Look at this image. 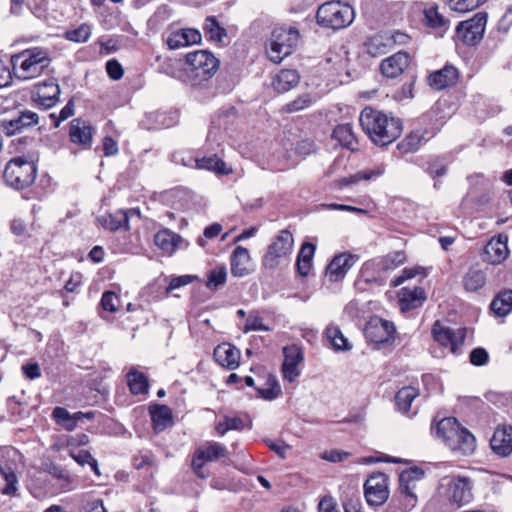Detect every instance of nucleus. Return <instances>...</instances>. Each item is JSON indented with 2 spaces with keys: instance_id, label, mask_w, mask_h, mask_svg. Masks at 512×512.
Returning a JSON list of instances; mask_svg holds the SVG:
<instances>
[{
  "instance_id": "obj_1",
  "label": "nucleus",
  "mask_w": 512,
  "mask_h": 512,
  "mask_svg": "<svg viewBox=\"0 0 512 512\" xmlns=\"http://www.w3.org/2000/svg\"><path fill=\"white\" fill-rule=\"evenodd\" d=\"M182 81L193 90L210 87V81L220 67V60L210 50H195L185 54Z\"/></svg>"
},
{
  "instance_id": "obj_2",
  "label": "nucleus",
  "mask_w": 512,
  "mask_h": 512,
  "mask_svg": "<svg viewBox=\"0 0 512 512\" xmlns=\"http://www.w3.org/2000/svg\"><path fill=\"white\" fill-rule=\"evenodd\" d=\"M360 126L371 141L378 146H387L402 133L403 123L400 118L388 117L372 107H365L359 117Z\"/></svg>"
},
{
  "instance_id": "obj_3",
  "label": "nucleus",
  "mask_w": 512,
  "mask_h": 512,
  "mask_svg": "<svg viewBox=\"0 0 512 512\" xmlns=\"http://www.w3.org/2000/svg\"><path fill=\"white\" fill-rule=\"evenodd\" d=\"M431 424V432L441 439L444 444L454 452L462 455L472 454L476 448L474 435L463 427L457 418L445 417L434 425Z\"/></svg>"
},
{
  "instance_id": "obj_4",
  "label": "nucleus",
  "mask_w": 512,
  "mask_h": 512,
  "mask_svg": "<svg viewBox=\"0 0 512 512\" xmlns=\"http://www.w3.org/2000/svg\"><path fill=\"white\" fill-rule=\"evenodd\" d=\"M50 63L48 51L38 47L24 50L11 58L13 72L21 80L40 76Z\"/></svg>"
},
{
  "instance_id": "obj_5",
  "label": "nucleus",
  "mask_w": 512,
  "mask_h": 512,
  "mask_svg": "<svg viewBox=\"0 0 512 512\" xmlns=\"http://www.w3.org/2000/svg\"><path fill=\"white\" fill-rule=\"evenodd\" d=\"M355 18L351 5L339 0L321 4L316 13L317 24L323 28L339 30L348 27Z\"/></svg>"
},
{
  "instance_id": "obj_6",
  "label": "nucleus",
  "mask_w": 512,
  "mask_h": 512,
  "mask_svg": "<svg viewBox=\"0 0 512 512\" xmlns=\"http://www.w3.org/2000/svg\"><path fill=\"white\" fill-rule=\"evenodd\" d=\"M299 38L300 33L296 27H275L266 47L269 59L276 64L280 63L294 52Z\"/></svg>"
},
{
  "instance_id": "obj_7",
  "label": "nucleus",
  "mask_w": 512,
  "mask_h": 512,
  "mask_svg": "<svg viewBox=\"0 0 512 512\" xmlns=\"http://www.w3.org/2000/svg\"><path fill=\"white\" fill-rule=\"evenodd\" d=\"M36 174L37 167L32 160L16 157L6 164L3 177L9 186L24 189L34 182Z\"/></svg>"
},
{
  "instance_id": "obj_8",
  "label": "nucleus",
  "mask_w": 512,
  "mask_h": 512,
  "mask_svg": "<svg viewBox=\"0 0 512 512\" xmlns=\"http://www.w3.org/2000/svg\"><path fill=\"white\" fill-rule=\"evenodd\" d=\"M294 237L290 230H280L268 245L262 257V266L268 270L276 269L283 259L288 258L293 250Z\"/></svg>"
},
{
  "instance_id": "obj_9",
  "label": "nucleus",
  "mask_w": 512,
  "mask_h": 512,
  "mask_svg": "<svg viewBox=\"0 0 512 512\" xmlns=\"http://www.w3.org/2000/svg\"><path fill=\"white\" fill-rule=\"evenodd\" d=\"M488 14L484 11L476 13L471 19L461 21L456 26V35L468 46H476L483 38Z\"/></svg>"
},
{
  "instance_id": "obj_10",
  "label": "nucleus",
  "mask_w": 512,
  "mask_h": 512,
  "mask_svg": "<svg viewBox=\"0 0 512 512\" xmlns=\"http://www.w3.org/2000/svg\"><path fill=\"white\" fill-rule=\"evenodd\" d=\"M395 332L394 323L379 316L371 317L364 327L365 338L377 345L391 343Z\"/></svg>"
},
{
  "instance_id": "obj_11",
  "label": "nucleus",
  "mask_w": 512,
  "mask_h": 512,
  "mask_svg": "<svg viewBox=\"0 0 512 512\" xmlns=\"http://www.w3.org/2000/svg\"><path fill=\"white\" fill-rule=\"evenodd\" d=\"M364 496L370 506H381L389 498L388 477L382 472L372 474L364 484Z\"/></svg>"
},
{
  "instance_id": "obj_12",
  "label": "nucleus",
  "mask_w": 512,
  "mask_h": 512,
  "mask_svg": "<svg viewBox=\"0 0 512 512\" xmlns=\"http://www.w3.org/2000/svg\"><path fill=\"white\" fill-rule=\"evenodd\" d=\"M431 333L434 341L443 347H450L453 354H457L459 348L463 345L466 337V328L458 329L457 332L442 325L440 321H435L432 325Z\"/></svg>"
},
{
  "instance_id": "obj_13",
  "label": "nucleus",
  "mask_w": 512,
  "mask_h": 512,
  "mask_svg": "<svg viewBox=\"0 0 512 512\" xmlns=\"http://www.w3.org/2000/svg\"><path fill=\"white\" fill-rule=\"evenodd\" d=\"M473 483L469 477H453L448 484V499L451 505L460 508L473 500Z\"/></svg>"
},
{
  "instance_id": "obj_14",
  "label": "nucleus",
  "mask_w": 512,
  "mask_h": 512,
  "mask_svg": "<svg viewBox=\"0 0 512 512\" xmlns=\"http://www.w3.org/2000/svg\"><path fill=\"white\" fill-rule=\"evenodd\" d=\"M358 259L357 255L348 252L335 255L325 268V276L329 278L330 282L343 280Z\"/></svg>"
},
{
  "instance_id": "obj_15",
  "label": "nucleus",
  "mask_w": 512,
  "mask_h": 512,
  "mask_svg": "<svg viewBox=\"0 0 512 512\" xmlns=\"http://www.w3.org/2000/svg\"><path fill=\"white\" fill-rule=\"evenodd\" d=\"M410 62L411 56L408 52L398 51L381 61L380 72L385 78L394 79L405 72Z\"/></svg>"
},
{
  "instance_id": "obj_16",
  "label": "nucleus",
  "mask_w": 512,
  "mask_h": 512,
  "mask_svg": "<svg viewBox=\"0 0 512 512\" xmlns=\"http://www.w3.org/2000/svg\"><path fill=\"white\" fill-rule=\"evenodd\" d=\"M284 361L281 367L282 376L288 382H294L300 375L298 365L303 361L304 356L300 347L291 345L283 349Z\"/></svg>"
},
{
  "instance_id": "obj_17",
  "label": "nucleus",
  "mask_w": 512,
  "mask_h": 512,
  "mask_svg": "<svg viewBox=\"0 0 512 512\" xmlns=\"http://www.w3.org/2000/svg\"><path fill=\"white\" fill-rule=\"evenodd\" d=\"M507 240L508 237L503 234L491 238L484 247L482 260L492 265L504 262L509 255Z\"/></svg>"
},
{
  "instance_id": "obj_18",
  "label": "nucleus",
  "mask_w": 512,
  "mask_h": 512,
  "mask_svg": "<svg viewBox=\"0 0 512 512\" xmlns=\"http://www.w3.org/2000/svg\"><path fill=\"white\" fill-rule=\"evenodd\" d=\"M178 121L176 112L171 111H154L145 113L143 118L139 120V127L145 130H160L174 126Z\"/></svg>"
},
{
  "instance_id": "obj_19",
  "label": "nucleus",
  "mask_w": 512,
  "mask_h": 512,
  "mask_svg": "<svg viewBox=\"0 0 512 512\" xmlns=\"http://www.w3.org/2000/svg\"><path fill=\"white\" fill-rule=\"evenodd\" d=\"M60 87L51 79L37 84V91L33 95V100L44 109H50L56 105L59 100Z\"/></svg>"
},
{
  "instance_id": "obj_20",
  "label": "nucleus",
  "mask_w": 512,
  "mask_h": 512,
  "mask_svg": "<svg viewBox=\"0 0 512 512\" xmlns=\"http://www.w3.org/2000/svg\"><path fill=\"white\" fill-rule=\"evenodd\" d=\"M240 350L231 343H221L214 348L213 358L220 366L235 370L240 365Z\"/></svg>"
},
{
  "instance_id": "obj_21",
  "label": "nucleus",
  "mask_w": 512,
  "mask_h": 512,
  "mask_svg": "<svg viewBox=\"0 0 512 512\" xmlns=\"http://www.w3.org/2000/svg\"><path fill=\"white\" fill-rule=\"evenodd\" d=\"M202 35L199 30L194 28H182L170 32L166 37V44L169 49L176 50L193 44H199Z\"/></svg>"
},
{
  "instance_id": "obj_22",
  "label": "nucleus",
  "mask_w": 512,
  "mask_h": 512,
  "mask_svg": "<svg viewBox=\"0 0 512 512\" xmlns=\"http://www.w3.org/2000/svg\"><path fill=\"white\" fill-rule=\"evenodd\" d=\"M490 447L496 455L508 457L512 453V426L497 427L490 439Z\"/></svg>"
},
{
  "instance_id": "obj_23",
  "label": "nucleus",
  "mask_w": 512,
  "mask_h": 512,
  "mask_svg": "<svg viewBox=\"0 0 512 512\" xmlns=\"http://www.w3.org/2000/svg\"><path fill=\"white\" fill-rule=\"evenodd\" d=\"M458 79V69L451 64H446L443 68L429 74L428 84L435 90H442L454 86Z\"/></svg>"
},
{
  "instance_id": "obj_24",
  "label": "nucleus",
  "mask_w": 512,
  "mask_h": 512,
  "mask_svg": "<svg viewBox=\"0 0 512 512\" xmlns=\"http://www.w3.org/2000/svg\"><path fill=\"white\" fill-rule=\"evenodd\" d=\"M399 305L403 312L417 309L423 305L427 299L426 292L421 286H408L400 289L398 293Z\"/></svg>"
},
{
  "instance_id": "obj_25",
  "label": "nucleus",
  "mask_w": 512,
  "mask_h": 512,
  "mask_svg": "<svg viewBox=\"0 0 512 512\" xmlns=\"http://www.w3.org/2000/svg\"><path fill=\"white\" fill-rule=\"evenodd\" d=\"M52 416L56 423L61 425L65 430L73 431L77 427L79 421L84 418L91 420L94 418L95 413L93 411H79L71 414L66 408L58 406L53 409Z\"/></svg>"
},
{
  "instance_id": "obj_26",
  "label": "nucleus",
  "mask_w": 512,
  "mask_h": 512,
  "mask_svg": "<svg viewBox=\"0 0 512 512\" xmlns=\"http://www.w3.org/2000/svg\"><path fill=\"white\" fill-rule=\"evenodd\" d=\"M450 164V157L446 154H441L427 157L420 167L433 180H436L448 174Z\"/></svg>"
},
{
  "instance_id": "obj_27",
  "label": "nucleus",
  "mask_w": 512,
  "mask_h": 512,
  "mask_svg": "<svg viewBox=\"0 0 512 512\" xmlns=\"http://www.w3.org/2000/svg\"><path fill=\"white\" fill-rule=\"evenodd\" d=\"M149 414L153 430L157 434L163 432L174 423L172 410L167 405L152 403L149 405Z\"/></svg>"
},
{
  "instance_id": "obj_28",
  "label": "nucleus",
  "mask_w": 512,
  "mask_h": 512,
  "mask_svg": "<svg viewBox=\"0 0 512 512\" xmlns=\"http://www.w3.org/2000/svg\"><path fill=\"white\" fill-rule=\"evenodd\" d=\"M39 123L37 113L30 110L21 111L17 118L2 121L1 125L7 135L21 133L23 129L35 126Z\"/></svg>"
},
{
  "instance_id": "obj_29",
  "label": "nucleus",
  "mask_w": 512,
  "mask_h": 512,
  "mask_svg": "<svg viewBox=\"0 0 512 512\" xmlns=\"http://www.w3.org/2000/svg\"><path fill=\"white\" fill-rule=\"evenodd\" d=\"M251 260L249 250L237 246L230 255V272L232 276L242 278L250 274L248 264Z\"/></svg>"
},
{
  "instance_id": "obj_30",
  "label": "nucleus",
  "mask_w": 512,
  "mask_h": 512,
  "mask_svg": "<svg viewBox=\"0 0 512 512\" xmlns=\"http://www.w3.org/2000/svg\"><path fill=\"white\" fill-rule=\"evenodd\" d=\"M69 138L73 144L90 146L92 142V128L85 121L76 118L70 122Z\"/></svg>"
},
{
  "instance_id": "obj_31",
  "label": "nucleus",
  "mask_w": 512,
  "mask_h": 512,
  "mask_svg": "<svg viewBox=\"0 0 512 512\" xmlns=\"http://www.w3.org/2000/svg\"><path fill=\"white\" fill-rule=\"evenodd\" d=\"M361 279L367 284L384 285L387 274L382 270L377 258L366 261L360 270Z\"/></svg>"
},
{
  "instance_id": "obj_32",
  "label": "nucleus",
  "mask_w": 512,
  "mask_h": 512,
  "mask_svg": "<svg viewBox=\"0 0 512 512\" xmlns=\"http://www.w3.org/2000/svg\"><path fill=\"white\" fill-rule=\"evenodd\" d=\"M427 130L416 129L408 133L405 138L397 144V150L401 154L415 153L423 143L428 141L426 138Z\"/></svg>"
},
{
  "instance_id": "obj_33",
  "label": "nucleus",
  "mask_w": 512,
  "mask_h": 512,
  "mask_svg": "<svg viewBox=\"0 0 512 512\" xmlns=\"http://www.w3.org/2000/svg\"><path fill=\"white\" fill-rule=\"evenodd\" d=\"M300 75L294 69H282L272 81L273 89L278 93H285L299 84Z\"/></svg>"
},
{
  "instance_id": "obj_34",
  "label": "nucleus",
  "mask_w": 512,
  "mask_h": 512,
  "mask_svg": "<svg viewBox=\"0 0 512 512\" xmlns=\"http://www.w3.org/2000/svg\"><path fill=\"white\" fill-rule=\"evenodd\" d=\"M202 29L208 41L225 45L224 41L228 38L227 30L220 24L216 16L206 17Z\"/></svg>"
},
{
  "instance_id": "obj_35",
  "label": "nucleus",
  "mask_w": 512,
  "mask_h": 512,
  "mask_svg": "<svg viewBox=\"0 0 512 512\" xmlns=\"http://www.w3.org/2000/svg\"><path fill=\"white\" fill-rule=\"evenodd\" d=\"M195 165L198 169L208 170L217 175H229L233 172L232 168L216 154L195 159Z\"/></svg>"
},
{
  "instance_id": "obj_36",
  "label": "nucleus",
  "mask_w": 512,
  "mask_h": 512,
  "mask_svg": "<svg viewBox=\"0 0 512 512\" xmlns=\"http://www.w3.org/2000/svg\"><path fill=\"white\" fill-rule=\"evenodd\" d=\"M315 250L316 246L311 242H304L302 244L296 260V271L300 276H308L312 267Z\"/></svg>"
},
{
  "instance_id": "obj_37",
  "label": "nucleus",
  "mask_w": 512,
  "mask_h": 512,
  "mask_svg": "<svg viewBox=\"0 0 512 512\" xmlns=\"http://www.w3.org/2000/svg\"><path fill=\"white\" fill-rule=\"evenodd\" d=\"M490 310L498 317H505L512 311V289L499 291L490 303Z\"/></svg>"
},
{
  "instance_id": "obj_38",
  "label": "nucleus",
  "mask_w": 512,
  "mask_h": 512,
  "mask_svg": "<svg viewBox=\"0 0 512 512\" xmlns=\"http://www.w3.org/2000/svg\"><path fill=\"white\" fill-rule=\"evenodd\" d=\"M463 287L468 292H476L486 283V273L479 265H472L463 276Z\"/></svg>"
},
{
  "instance_id": "obj_39",
  "label": "nucleus",
  "mask_w": 512,
  "mask_h": 512,
  "mask_svg": "<svg viewBox=\"0 0 512 512\" xmlns=\"http://www.w3.org/2000/svg\"><path fill=\"white\" fill-rule=\"evenodd\" d=\"M332 139L336 140L342 147L352 151L357 150V140L353 132L352 125L349 123L337 125L332 132Z\"/></svg>"
},
{
  "instance_id": "obj_40",
  "label": "nucleus",
  "mask_w": 512,
  "mask_h": 512,
  "mask_svg": "<svg viewBox=\"0 0 512 512\" xmlns=\"http://www.w3.org/2000/svg\"><path fill=\"white\" fill-rule=\"evenodd\" d=\"M181 241L182 238L180 235L173 233L168 229L161 230L154 236L155 245L169 254L176 251Z\"/></svg>"
},
{
  "instance_id": "obj_41",
  "label": "nucleus",
  "mask_w": 512,
  "mask_h": 512,
  "mask_svg": "<svg viewBox=\"0 0 512 512\" xmlns=\"http://www.w3.org/2000/svg\"><path fill=\"white\" fill-rule=\"evenodd\" d=\"M419 396V389L413 386H404L399 389L395 395V405L399 412L407 414L412 402Z\"/></svg>"
},
{
  "instance_id": "obj_42",
  "label": "nucleus",
  "mask_w": 512,
  "mask_h": 512,
  "mask_svg": "<svg viewBox=\"0 0 512 512\" xmlns=\"http://www.w3.org/2000/svg\"><path fill=\"white\" fill-rule=\"evenodd\" d=\"M194 453L206 463L228 456L226 446L218 442H210L207 446L198 448Z\"/></svg>"
},
{
  "instance_id": "obj_43",
  "label": "nucleus",
  "mask_w": 512,
  "mask_h": 512,
  "mask_svg": "<svg viewBox=\"0 0 512 512\" xmlns=\"http://www.w3.org/2000/svg\"><path fill=\"white\" fill-rule=\"evenodd\" d=\"M324 335L334 351H349L352 349V344L338 326H328Z\"/></svg>"
},
{
  "instance_id": "obj_44",
  "label": "nucleus",
  "mask_w": 512,
  "mask_h": 512,
  "mask_svg": "<svg viewBox=\"0 0 512 512\" xmlns=\"http://www.w3.org/2000/svg\"><path fill=\"white\" fill-rule=\"evenodd\" d=\"M150 390L149 378L135 367H130V394L147 396Z\"/></svg>"
},
{
  "instance_id": "obj_45",
  "label": "nucleus",
  "mask_w": 512,
  "mask_h": 512,
  "mask_svg": "<svg viewBox=\"0 0 512 512\" xmlns=\"http://www.w3.org/2000/svg\"><path fill=\"white\" fill-rule=\"evenodd\" d=\"M100 224L108 230L115 231L128 225V212L125 210L116 211L114 214L102 215L98 218Z\"/></svg>"
},
{
  "instance_id": "obj_46",
  "label": "nucleus",
  "mask_w": 512,
  "mask_h": 512,
  "mask_svg": "<svg viewBox=\"0 0 512 512\" xmlns=\"http://www.w3.org/2000/svg\"><path fill=\"white\" fill-rule=\"evenodd\" d=\"M417 501L416 495H408L407 497L394 494L386 508V512H409L416 506Z\"/></svg>"
},
{
  "instance_id": "obj_47",
  "label": "nucleus",
  "mask_w": 512,
  "mask_h": 512,
  "mask_svg": "<svg viewBox=\"0 0 512 512\" xmlns=\"http://www.w3.org/2000/svg\"><path fill=\"white\" fill-rule=\"evenodd\" d=\"M0 476L6 482L5 486L1 489V493L6 496L14 497L18 491V477L8 465H0Z\"/></svg>"
},
{
  "instance_id": "obj_48",
  "label": "nucleus",
  "mask_w": 512,
  "mask_h": 512,
  "mask_svg": "<svg viewBox=\"0 0 512 512\" xmlns=\"http://www.w3.org/2000/svg\"><path fill=\"white\" fill-rule=\"evenodd\" d=\"M227 281V269L225 265H219L207 272L205 286L210 291H216L225 285Z\"/></svg>"
},
{
  "instance_id": "obj_49",
  "label": "nucleus",
  "mask_w": 512,
  "mask_h": 512,
  "mask_svg": "<svg viewBox=\"0 0 512 512\" xmlns=\"http://www.w3.org/2000/svg\"><path fill=\"white\" fill-rule=\"evenodd\" d=\"M266 385L267 388H256L257 397L267 401H272L282 394L281 386L275 375H268Z\"/></svg>"
},
{
  "instance_id": "obj_50",
  "label": "nucleus",
  "mask_w": 512,
  "mask_h": 512,
  "mask_svg": "<svg viewBox=\"0 0 512 512\" xmlns=\"http://www.w3.org/2000/svg\"><path fill=\"white\" fill-rule=\"evenodd\" d=\"M424 22L431 29H443L444 32L448 28V21L438 12L437 6L424 10Z\"/></svg>"
},
{
  "instance_id": "obj_51",
  "label": "nucleus",
  "mask_w": 512,
  "mask_h": 512,
  "mask_svg": "<svg viewBox=\"0 0 512 512\" xmlns=\"http://www.w3.org/2000/svg\"><path fill=\"white\" fill-rule=\"evenodd\" d=\"M377 259L380 262L382 270L387 274L406 261V254L404 251H393L388 253L386 256L377 257Z\"/></svg>"
},
{
  "instance_id": "obj_52",
  "label": "nucleus",
  "mask_w": 512,
  "mask_h": 512,
  "mask_svg": "<svg viewBox=\"0 0 512 512\" xmlns=\"http://www.w3.org/2000/svg\"><path fill=\"white\" fill-rule=\"evenodd\" d=\"M313 99L309 93L299 95L293 101L288 102L282 107L285 113H295L304 110L312 105Z\"/></svg>"
},
{
  "instance_id": "obj_53",
  "label": "nucleus",
  "mask_w": 512,
  "mask_h": 512,
  "mask_svg": "<svg viewBox=\"0 0 512 512\" xmlns=\"http://www.w3.org/2000/svg\"><path fill=\"white\" fill-rule=\"evenodd\" d=\"M417 275L426 277L427 274L425 272V268L421 266L404 268L399 276H396L391 280L390 286L393 288L398 287L402 285L405 281L412 279Z\"/></svg>"
},
{
  "instance_id": "obj_54",
  "label": "nucleus",
  "mask_w": 512,
  "mask_h": 512,
  "mask_svg": "<svg viewBox=\"0 0 512 512\" xmlns=\"http://www.w3.org/2000/svg\"><path fill=\"white\" fill-rule=\"evenodd\" d=\"M367 53L373 57L385 54L387 52V48L389 44L385 42V39L383 36H374L371 37L366 43H365Z\"/></svg>"
},
{
  "instance_id": "obj_55",
  "label": "nucleus",
  "mask_w": 512,
  "mask_h": 512,
  "mask_svg": "<svg viewBox=\"0 0 512 512\" xmlns=\"http://www.w3.org/2000/svg\"><path fill=\"white\" fill-rule=\"evenodd\" d=\"M91 36V27L87 24H81L73 30L66 31L65 38L75 43H84Z\"/></svg>"
},
{
  "instance_id": "obj_56",
  "label": "nucleus",
  "mask_w": 512,
  "mask_h": 512,
  "mask_svg": "<svg viewBox=\"0 0 512 512\" xmlns=\"http://www.w3.org/2000/svg\"><path fill=\"white\" fill-rule=\"evenodd\" d=\"M381 174H382L381 171H375V170L360 171V172L356 173L355 175H352L349 177H344V178L338 180V183H339L340 187H346V186H350L352 184H356L360 180H370V179L377 177Z\"/></svg>"
},
{
  "instance_id": "obj_57",
  "label": "nucleus",
  "mask_w": 512,
  "mask_h": 512,
  "mask_svg": "<svg viewBox=\"0 0 512 512\" xmlns=\"http://www.w3.org/2000/svg\"><path fill=\"white\" fill-rule=\"evenodd\" d=\"M487 1L488 0H450L449 5L451 9L464 13L480 7Z\"/></svg>"
},
{
  "instance_id": "obj_58",
  "label": "nucleus",
  "mask_w": 512,
  "mask_h": 512,
  "mask_svg": "<svg viewBox=\"0 0 512 512\" xmlns=\"http://www.w3.org/2000/svg\"><path fill=\"white\" fill-rule=\"evenodd\" d=\"M71 457L81 466L88 464L97 476L100 475L97 460L88 451L81 450L77 453H71Z\"/></svg>"
},
{
  "instance_id": "obj_59",
  "label": "nucleus",
  "mask_w": 512,
  "mask_h": 512,
  "mask_svg": "<svg viewBox=\"0 0 512 512\" xmlns=\"http://www.w3.org/2000/svg\"><path fill=\"white\" fill-rule=\"evenodd\" d=\"M317 146L313 139L305 138L301 139L296 143L295 153L301 157H307L311 154L316 153Z\"/></svg>"
},
{
  "instance_id": "obj_60",
  "label": "nucleus",
  "mask_w": 512,
  "mask_h": 512,
  "mask_svg": "<svg viewBox=\"0 0 512 512\" xmlns=\"http://www.w3.org/2000/svg\"><path fill=\"white\" fill-rule=\"evenodd\" d=\"M195 279H197V276L193 275H181L172 278L165 288L164 296L167 297L173 290L186 286L192 283Z\"/></svg>"
},
{
  "instance_id": "obj_61",
  "label": "nucleus",
  "mask_w": 512,
  "mask_h": 512,
  "mask_svg": "<svg viewBox=\"0 0 512 512\" xmlns=\"http://www.w3.org/2000/svg\"><path fill=\"white\" fill-rule=\"evenodd\" d=\"M101 307L108 312H115L119 305L118 296L112 291H106L100 301Z\"/></svg>"
},
{
  "instance_id": "obj_62",
  "label": "nucleus",
  "mask_w": 512,
  "mask_h": 512,
  "mask_svg": "<svg viewBox=\"0 0 512 512\" xmlns=\"http://www.w3.org/2000/svg\"><path fill=\"white\" fill-rule=\"evenodd\" d=\"M74 114V101L71 99L67 102V104L61 109L59 115L57 116L54 113L50 114V118L54 120V126L59 127L60 123L67 120Z\"/></svg>"
},
{
  "instance_id": "obj_63",
  "label": "nucleus",
  "mask_w": 512,
  "mask_h": 512,
  "mask_svg": "<svg viewBox=\"0 0 512 512\" xmlns=\"http://www.w3.org/2000/svg\"><path fill=\"white\" fill-rule=\"evenodd\" d=\"M469 361L474 366L486 365L489 361V354L482 347L474 348L469 354Z\"/></svg>"
},
{
  "instance_id": "obj_64",
  "label": "nucleus",
  "mask_w": 512,
  "mask_h": 512,
  "mask_svg": "<svg viewBox=\"0 0 512 512\" xmlns=\"http://www.w3.org/2000/svg\"><path fill=\"white\" fill-rule=\"evenodd\" d=\"M425 475V472L422 468L414 466L408 469L403 470L399 477H401L402 482H411L421 480Z\"/></svg>"
}]
</instances>
